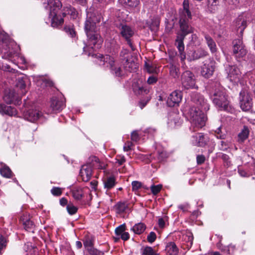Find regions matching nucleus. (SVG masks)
<instances>
[{
  "mask_svg": "<svg viewBox=\"0 0 255 255\" xmlns=\"http://www.w3.org/2000/svg\"><path fill=\"white\" fill-rule=\"evenodd\" d=\"M191 107L186 115L195 129L202 128L205 125L207 118L203 113L210 109V105L203 95L197 92H193L190 95Z\"/></svg>",
  "mask_w": 255,
  "mask_h": 255,
  "instance_id": "f257e3e1",
  "label": "nucleus"
},
{
  "mask_svg": "<svg viewBox=\"0 0 255 255\" xmlns=\"http://www.w3.org/2000/svg\"><path fill=\"white\" fill-rule=\"evenodd\" d=\"M214 88V90L210 93L209 97L215 107L220 111L234 113L235 110L228 100L225 90L219 83H215Z\"/></svg>",
  "mask_w": 255,
  "mask_h": 255,
  "instance_id": "f03ea898",
  "label": "nucleus"
},
{
  "mask_svg": "<svg viewBox=\"0 0 255 255\" xmlns=\"http://www.w3.org/2000/svg\"><path fill=\"white\" fill-rule=\"evenodd\" d=\"M47 4L50 12L49 18L52 27H57L63 23V18L59 14L62 7V3L59 0H47Z\"/></svg>",
  "mask_w": 255,
  "mask_h": 255,
  "instance_id": "7ed1b4c3",
  "label": "nucleus"
},
{
  "mask_svg": "<svg viewBox=\"0 0 255 255\" xmlns=\"http://www.w3.org/2000/svg\"><path fill=\"white\" fill-rule=\"evenodd\" d=\"M89 56L97 59V62L100 65H104L109 67L112 72L116 76H121L122 72L121 67L116 66L114 58L109 55L103 56L99 53H91L88 54Z\"/></svg>",
  "mask_w": 255,
  "mask_h": 255,
  "instance_id": "20e7f679",
  "label": "nucleus"
},
{
  "mask_svg": "<svg viewBox=\"0 0 255 255\" xmlns=\"http://www.w3.org/2000/svg\"><path fill=\"white\" fill-rule=\"evenodd\" d=\"M183 9L180 13V26L181 32H193V29L188 23V20L191 18V14L189 10L188 0H184Z\"/></svg>",
  "mask_w": 255,
  "mask_h": 255,
  "instance_id": "39448f33",
  "label": "nucleus"
},
{
  "mask_svg": "<svg viewBox=\"0 0 255 255\" xmlns=\"http://www.w3.org/2000/svg\"><path fill=\"white\" fill-rule=\"evenodd\" d=\"M233 55L238 61L243 60L247 54V50L242 39H235L233 41Z\"/></svg>",
  "mask_w": 255,
  "mask_h": 255,
  "instance_id": "423d86ee",
  "label": "nucleus"
},
{
  "mask_svg": "<svg viewBox=\"0 0 255 255\" xmlns=\"http://www.w3.org/2000/svg\"><path fill=\"white\" fill-rule=\"evenodd\" d=\"M99 162L97 157L92 156L89 158V164L81 167V178L83 181L87 182L90 179L92 174V166H95Z\"/></svg>",
  "mask_w": 255,
  "mask_h": 255,
  "instance_id": "0eeeda50",
  "label": "nucleus"
},
{
  "mask_svg": "<svg viewBox=\"0 0 255 255\" xmlns=\"http://www.w3.org/2000/svg\"><path fill=\"white\" fill-rule=\"evenodd\" d=\"M181 82L182 88L184 89H198V86L196 84L195 75L190 71H185L182 74Z\"/></svg>",
  "mask_w": 255,
  "mask_h": 255,
  "instance_id": "6e6552de",
  "label": "nucleus"
},
{
  "mask_svg": "<svg viewBox=\"0 0 255 255\" xmlns=\"http://www.w3.org/2000/svg\"><path fill=\"white\" fill-rule=\"evenodd\" d=\"M253 19L252 14L250 12H243L239 15L236 19L234 27L238 32H243L247 26V23Z\"/></svg>",
  "mask_w": 255,
  "mask_h": 255,
  "instance_id": "1a4fd4ad",
  "label": "nucleus"
},
{
  "mask_svg": "<svg viewBox=\"0 0 255 255\" xmlns=\"http://www.w3.org/2000/svg\"><path fill=\"white\" fill-rule=\"evenodd\" d=\"M215 69V61L211 58H208L203 62L201 67V75L206 78H209L214 73Z\"/></svg>",
  "mask_w": 255,
  "mask_h": 255,
  "instance_id": "9d476101",
  "label": "nucleus"
},
{
  "mask_svg": "<svg viewBox=\"0 0 255 255\" xmlns=\"http://www.w3.org/2000/svg\"><path fill=\"white\" fill-rule=\"evenodd\" d=\"M226 72L228 74V78L230 81L238 83L241 78V72L239 68L236 65H228L226 67Z\"/></svg>",
  "mask_w": 255,
  "mask_h": 255,
  "instance_id": "9b49d317",
  "label": "nucleus"
},
{
  "mask_svg": "<svg viewBox=\"0 0 255 255\" xmlns=\"http://www.w3.org/2000/svg\"><path fill=\"white\" fill-rule=\"evenodd\" d=\"M86 34L88 38L89 48L97 49L101 47L103 40L99 33H86Z\"/></svg>",
  "mask_w": 255,
  "mask_h": 255,
  "instance_id": "f8f14e48",
  "label": "nucleus"
},
{
  "mask_svg": "<svg viewBox=\"0 0 255 255\" xmlns=\"http://www.w3.org/2000/svg\"><path fill=\"white\" fill-rule=\"evenodd\" d=\"M65 107V99L62 95L59 97H53L51 100L50 109L51 113H58Z\"/></svg>",
  "mask_w": 255,
  "mask_h": 255,
  "instance_id": "ddd939ff",
  "label": "nucleus"
},
{
  "mask_svg": "<svg viewBox=\"0 0 255 255\" xmlns=\"http://www.w3.org/2000/svg\"><path fill=\"white\" fill-rule=\"evenodd\" d=\"M182 96L181 91L175 90L173 91L167 98V105L170 107L178 106L182 100Z\"/></svg>",
  "mask_w": 255,
  "mask_h": 255,
  "instance_id": "4468645a",
  "label": "nucleus"
},
{
  "mask_svg": "<svg viewBox=\"0 0 255 255\" xmlns=\"http://www.w3.org/2000/svg\"><path fill=\"white\" fill-rule=\"evenodd\" d=\"M209 141V138L201 133L192 135L190 138L191 143L197 146H204Z\"/></svg>",
  "mask_w": 255,
  "mask_h": 255,
  "instance_id": "2eb2a0df",
  "label": "nucleus"
},
{
  "mask_svg": "<svg viewBox=\"0 0 255 255\" xmlns=\"http://www.w3.org/2000/svg\"><path fill=\"white\" fill-rule=\"evenodd\" d=\"M41 112L36 109H28L24 111L23 118L28 121L34 123L41 116Z\"/></svg>",
  "mask_w": 255,
  "mask_h": 255,
  "instance_id": "dca6fc26",
  "label": "nucleus"
},
{
  "mask_svg": "<svg viewBox=\"0 0 255 255\" xmlns=\"http://www.w3.org/2000/svg\"><path fill=\"white\" fill-rule=\"evenodd\" d=\"M185 36V33H180L177 36L175 43L178 50L181 61H184L186 58V54L184 52V45L183 43V40Z\"/></svg>",
  "mask_w": 255,
  "mask_h": 255,
  "instance_id": "f3484780",
  "label": "nucleus"
},
{
  "mask_svg": "<svg viewBox=\"0 0 255 255\" xmlns=\"http://www.w3.org/2000/svg\"><path fill=\"white\" fill-rule=\"evenodd\" d=\"M182 122L183 121L179 114L176 113H171L169 115L167 124L170 128H174L180 127Z\"/></svg>",
  "mask_w": 255,
  "mask_h": 255,
  "instance_id": "a211bd4d",
  "label": "nucleus"
},
{
  "mask_svg": "<svg viewBox=\"0 0 255 255\" xmlns=\"http://www.w3.org/2000/svg\"><path fill=\"white\" fill-rule=\"evenodd\" d=\"M0 114L2 115H7L10 117L16 116L17 114L16 109L12 106L0 103Z\"/></svg>",
  "mask_w": 255,
  "mask_h": 255,
  "instance_id": "6ab92c4d",
  "label": "nucleus"
},
{
  "mask_svg": "<svg viewBox=\"0 0 255 255\" xmlns=\"http://www.w3.org/2000/svg\"><path fill=\"white\" fill-rule=\"evenodd\" d=\"M132 87L133 92L136 95L147 94L148 92V90L143 86L142 80L140 79L134 81Z\"/></svg>",
  "mask_w": 255,
  "mask_h": 255,
  "instance_id": "aec40b11",
  "label": "nucleus"
},
{
  "mask_svg": "<svg viewBox=\"0 0 255 255\" xmlns=\"http://www.w3.org/2000/svg\"><path fill=\"white\" fill-rule=\"evenodd\" d=\"M240 107L244 111H249L252 107V99L249 94H244L240 100Z\"/></svg>",
  "mask_w": 255,
  "mask_h": 255,
  "instance_id": "412c9836",
  "label": "nucleus"
},
{
  "mask_svg": "<svg viewBox=\"0 0 255 255\" xmlns=\"http://www.w3.org/2000/svg\"><path fill=\"white\" fill-rule=\"evenodd\" d=\"M123 65L125 69L128 72L135 71L138 68V63L134 62L131 58H127L123 60Z\"/></svg>",
  "mask_w": 255,
  "mask_h": 255,
  "instance_id": "4be33fe9",
  "label": "nucleus"
},
{
  "mask_svg": "<svg viewBox=\"0 0 255 255\" xmlns=\"http://www.w3.org/2000/svg\"><path fill=\"white\" fill-rule=\"evenodd\" d=\"M159 20L157 17H153L146 23L144 28L146 30L157 32L159 30Z\"/></svg>",
  "mask_w": 255,
  "mask_h": 255,
  "instance_id": "5701e85b",
  "label": "nucleus"
},
{
  "mask_svg": "<svg viewBox=\"0 0 255 255\" xmlns=\"http://www.w3.org/2000/svg\"><path fill=\"white\" fill-rule=\"evenodd\" d=\"M191 54V55H190V53L189 54V57L188 58V59L190 61L196 60L202 57H205L208 54V53L205 50L202 48H200L197 49V50L192 52Z\"/></svg>",
  "mask_w": 255,
  "mask_h": 255,
  "instance_id": "b1692460",
  "label": "nucleus"
},
{
  "mask_svg": "<svg viewBox=\"0 0 255 255\" xmlns=\"http://www.w3.org/2000/svg\"><path fill=\"white\" fill-rule=\"evenodd\" d=\"M83 243L85 247L90 254L95 255L96 254V251L93 247V244L92 236L87 235L83 240Z\"/></svg>",
  "mask_w": 255,
  "mask_h": 255,
  "instance_id": "393cba45",
  "label": "nucleus"
},
{
  "mask_svg": "<svg viewBox=\"0 0 255 255\" xmlns=\"http://www.w3.org/2000/svg\"><path fill=\"white\" fill-rule=\"evenodd\" d=\"M157 157V161L161 162L167 158L169 154L162 146L158 145L156 147V152L154 153Z\"/></svg>",
  "mask_w": 255,
  "mask_h": 255,
  "instance_id": "a878e982",
  "label": "nucleus"
},
{
  "mask_svg": "<svg viewBox=\"0 0 255 255\" xmlns=\"http://www.w3.org/2000/svg\"><path fill=\"white\" fill-rule=\"evenodd\" d=\"M67 14L70 15L71 18L74 19L78 16V13L75 8L69 5L64 7L63 8V16L64 17Z\"/></svg>",
  "mask_w": 255,
  "mask_h": 255,
  "instance_id": "bb28decb",
  "label": "nucleus"
},
{
  "mask_svg": "<svg viewBox=\"0 0 255 255\" xmlns=\"http://www.w3.org/2000/svg\"><path fill=\"white\" fill-rule=\"evenodd\" d=\"M119 2L127 8L136 7L140 3L139 0H119Z\"/></svg>",
  "mask_w": 255,
  "mask_h": 255,
  "instance_id": "cd10ccee",
  "label": "nucleus"
},
{
  "mask_svg": "<svg viewBox=\"0 0 255 255\" xmlns=\"http://www.w3.org/2000/svg\"><path fill=\"white\" fill-rule=\"evenodd\" d=\"M145 69L146 72L149 74H153L154 75L157 74L159 72V68L156 65L150 62H145Z\"/></svg>",
  "mask_w": 255,
  "mask_h": 255,
  "instance_id": "c85d7f7f",
  "label": "nucleus"
},
{
  "mask_svg": "<svg viewBox=\"0 0 255 255\" xmlns=\"http://www.w3.org/2000/svg\"><path fill=\"white\" fill-rule=\"evenodd\" d=\"M27 80L26 79H23V78H18L16 83V87L20 90L19 94L22 95H25L27 91V88L26 86Z\"/></svg>",
  "mask_w": 255,
  "mask_h": 255,
  "instance_id": "c756f323",
  "label": "nucleus"
},
{
  "mask_svg": "<svg viewBox=\"0 0 255 255\" xmlns=\"http://www.w3.org/2000/svg\"><path fill=\"white\" fill-rule=\"evenodd\" d=\"M165 250L168 255H177L178 253V248L173 242L168 243Z\"/></svg>",
  "mask_w": 255,
  "mask_h": 255,
  "instance_id": "7c9ffc66",
  "label": "nucleus"
},
{
  "mask_svg": "<svg viewBox=\"0 0 255 255\" xmlns=\"http://www.w3.org/2000/svg\"><path fill=\"white\" fill-rule=\"evenodd\" d=\"M146 226L143 223H138L135 224L131 228V231H133L136 234H141L145 230Z\"/></svg>",
  "mask_w": 255,
  "mask_h": 255,
  "instance_id": "2f4dec72",
  "label": "nucleus"
},
{
  "mask_svg": "<svg viewBox=\"0 0 255 255\" xmlns=\"http://www.w3.org/2000/svg\"><path fill=\"white\" fill-rule=\"evenodd\" d=\"M221 245H220V243L218 244V248L225 254H226V255H232L235 250V246L230 245L226 247H223V248L221 247Z\"/></svg>",
  "mask_w": 255,
  "mask_h": 255,
  "instance_id": "473e14b6",
  "label": "nucleus"
},
{
  "mask_svg": "<svg viewBox=\"0 0 255 255\" xmlns=\"http://www.w3.org/2000/svg\"><path fill=\"white\" fill-rule=\"evenodd\" d=\"M0 173L3 177L7 178H11L13 174L10 169L6 165H4L0 169Z\"/></svg>",
  "mask_w": 255,
  "mask_h": 255,
  "instance_id": "72a5a7b5",
  "label": "nucleus"
},
{
  "mask_svg": "<svg viewBox=\"0 0 255 255\" xmlns=\"http://www.w3.org/2000/svg\"><path fill=\"white\" fill-rule=\"evenodd\" d=\"M115 178L112 176L108 177L107 180L104 181V187L107 190L112 189L115 186Z\"/></svg>",
  "mask_w": 255,
  "mask_h": 255,
  "instance_id": "f704fd0d",
  "label": "nucleus"
},
{
  "mask_svg": "<svg viewBox=\"0 0 255 255\" xmlns=\"http://www.w3.org/2000/svg\"><path fill=\"white\" fill-rule=\"evenodd\" d=\"M96 24L91 19L87 20L85 24V29L87 32H96L97 30L95 29Z\"/></svg>",
  "mask_w": 255,
  "mask_h": 255,
  "instance_id": "c9c22d12",
  "label": "nucleus"
},
{
  "mask_svg": "<svg viewBox=\"0 0 255 255\" xmlns=\"http://www.w3.org/2000/svg\"><path fill=\"white\" fill-rule=\"evenodd\" d=\"M205 39L208 47H209L212 53H214L216 51L217 47L215 41L212 38L208 36H205Z\"/></svg>",
  "mask_w": 255,
  "mask_h": 255,
  "instance_id": "e433bc0d",
  "label": "nucleus"
},
{
  "mask_svg": "<svg viewBox=\"0 0 255 255\" xmlns=\"http://www.w3.org/2000/svg\"><path fill=\"white\" fill-rule=\"evenodd\" d=\"M169 73L173 78H177L179 75V68L172 64L170 65Z\"/></svg>",
  "mask_w": 255,
  "mask_h": 255,
  "instance_id": "4c0bfd02",
  "label": "nucleus"
},
{
  "mask_svg": "<svg viewBox=\"0 0 255 255\" xmlns=\"http://www.w3.org/2000/svg\"><path fill=\"white\" fill-rule=\"evenodd\" d=\"M121 36L125 38L127 41L128 44L130 46L132 51L134 50V46H133L130 37L132 35L133 33H120Z\"/></svg>",
  "mask_w": 255,
  "mask_h": 255,
  "instance_id": "58836bf2",
  "label": "nucleus"
},
{
  "mask_svg": "<svg viewBox=\"0 0 255 255\" xmlns=\"http://www.w3.org/2000/svg\"><path fill=\"white\" fill-rule=\"evenodd\" d=\"M3 99L7 104H11L14 100V94L12 92L5 93Z\"/></svg>",
  "mask_w": 255,
  "mask_h": 255,
  "instance_id": "ea45409f",
  "label": "nucleus"
},
{
  "mask_svg": "<svg viewBox=\"0 0 255 255\" xmlns=\"http://www.w3.org/2000/svg\"><path fill=\"white\" fill-rule=\"evenodd\" d=\"M37 84H40L43 87H52L53 85V83L51 80L45 78L40 79L37 82Z\"/></svg>",
  "mask_w": 255,
  "mask_h": 255,
  "instance_id": "a19ab883",
  "label": "nucleus"
},
{
  "mask_svg": "<svg viewBox=\"0 0 255 255\" xmlns=\"http://www.w3.org/2000/svg\"><path fill=\"white\" fill-rule=\"evenodd\" d=\"M248 135L249 130L246 127H244L242 131L238 135L239 140L241 141H243L248 137Z\"/></svg>",
  "mask_w": 255,
  "mask_h": 255,
  "instance_id": "79ce46f5",
  "label": "nucleus"
},
{
  "mask_svg": "<svg viewBox=\"0 0 255 255\" xmlns=\"http://www.w3.org/2000/svg\"><path fill=\"white\" fill-rule=\"evenodd\" d=\"M231 143L228 140L220 141V145H219V149L223 151L227 150L231 146Z\"/></svg>",
  "mask_w": 255,
  "mask_h": 255,
  "instance_id": "37998d69",
  "label": "nucleus"
},
{
  "mask_svg": "<svg viewBox=\"0 0 255 255\" xmlns=\"http://www.w3.org/2000/svg\"><path fill=\"white\" fill-rule=\"evenodd\" d=\"M184 240L187 243V246L191 247L193 244V234L190 233H187L184 236Z\"/></svg>",
  "mask_w": 255,
  "mask_h": 255,
  "instance_id": "c03bdc74",
  "label": "nucleus"
},
{
  "mask_svg": "<svg viewBox=\"0 0 255 255\" xmlns=\"http://www.w3.org/2000/svg\"><path fill=\"white\" fill-rule=\"evenodd\" d=\"M116 208L118 213H123L125 211L128 206L125 202H119L116 205Z\"/></svg>",
  "mask_w": 255,
  "mask_h": 255,
  "instance_id": "a18cd8bd",
  "label": "nucleus"
},
{
  "mask_svg": "<svg viewBox=\"0 0 255 255\" xmlns=\"http://www.w3.org/2000/svg\"><path fill=\"white\" fill-rule=\"evenodd\" d=\"M23 224L25 229L29 232H30L31 230L33 229L34 226L33 222L29 220H26L25 221H24Z\"/></svg>",
  "mask_w": 255,
  "mask_h": 255,
  "instance_id": "49530a36",
  "label": "nucleus"
},
{
  "mask_svg": "<svg viewBox=\"0 0 255 255\" xmlns=\"http://www.w3.org/2000/svg\"><path fill=\"white\" fill-rule=\"evenodd\" d=\"M142 255H157V254L151 247H146L143 250Z\"/></svg>",
  "mask_w": 255,
  "mask_h": 255,
  "instance_id": "de8ad7c7",
  "label": "nucleus"
},
{
  "mask_svg": "<svg viewBox=\"0 0 255 255\" xmlns=\"http://www.w3.org/2000/svg\"><path fill=\"white\" fill-rule=\"evenodd\" d=\"M126 230V225L122 224L115 229V234L117 236H120Z\"/></svg>",
  "mask_w": 255,
  "mask_h": 255,
  "instance_id": "09e8293b",
  "label": "nucleus"
},
{
  "mask_svg": "<svg viewBox=\"0 0 255 255\" xmlns=\"http://www.w3.org/2000/svg\"><path fill=\"white\" fill-rule=\"evenodd\" d=\"M215 132L217 138L222 139H225L226 138V134L223 133L221 131V127L218 128L215 131Z\"/></svg>",
  "mask_w": 255,
  "mask_h": 255,
  "instance_id": "8fccbe9b",
  "label": "nucleus"
},
{
  "mask_svg": "<svg viewBox=\"0 0 255 255\" xmlns=\"http://www.w3.org/2000/svg\"><path fill=\"white\" fill-rule=\"evenodd\" d=\"M66 208L68 212L70 215H73L75 214L78 210V208L72 204H68Z\"/></svg>",
  "mask_w": 255,
  "mask_h": 255,
  "instance_id": "3c124183",
  "label": "nucleus"
},
{
  "mask_svg": "<svg viewBox=\"0 0 255 255\" xmlns=\"http://www.w3.org/2000/svg\"><path fill=\"white\" fill-rule=\"evenodd\" d=\"M117 26L119 29L121 30V32H131L130 27L125 23H120V25Z\"/></svg>",
  "mask_w": 255,
  "mask_h": 255,
  "instance_id": "603ef678",
  "label": "nucleus"
},
{
  "mask_svg": "<svg viewBox=\"0 0 255 255\" xmlns=\"http://www.w3.org/2000/svg\"><path fill=\"white\" fill-rule=\"evenodd\" d=\"M162 188V185L160 184L157 185H152L150 187L151 192L153 194L156 195L160 192Z\"/></svg>",
  "mask_w": 255,
  "mask_h": 255,
  "instance_id": "864d4df0",
  "label": "nucleus"
},
{
  "mask_svg": "<svg viewBox=\"0 0 255 255\" xmlns=\"http://www.w3.org/2000/svg\"><path fill=\"white\" fill-rule=\"evenodd\" d=\"M51 193L54 196H60L62 194L61 189L59 187H54L51 190Z\"/></svg>",
  "mask_w": 255,
  "mask_h": 255,
  "instance_id": "5fc2aeb1",
  "label": "nucleus"
},
{
  "mask_svg": "<svg viewBox=\"0 0 255 255\" xmlns=\"http://www.w3.org/2000/svg\"><path fill=\"white\" fill-rule=\"evenodd\" d=\"M157 81V77L155 75H153L151 76H150L147 80V83L149 85H153L155 83H156Z\"/></svg>",
  "mask_w": 255,
  "mask_h": 255,
  "instance_id": "6e6d98bb",
  "label": "nucleus"
},
{
  "mask_svg": "<svg viewBox=\"0 0 255 255\" xmlns=\"http://www.w3.org/2000/svg\"><path fill=\"white\" fill-rule=\"evenodd\" d=\"M156 238V235L153 232H151L147 237V241L150 243H152L154 242Z\"/></svg>",
  "mask_w": 255,
  "mask_h": 255,
  "instance_id": "4d7b16f0",
  "label": "nucleus"
},
{
  "mask_svg": "<svg viewBox=\"0 0 255 255\" xmlns=\"http://www.w3.org/2000/svg\"><path fill=\"white\" fill-rule=\"evenodd\" d=\"M155 132L156 130L154 128H146L144 131L145 133L147 134L148 137H151L153 136L155 134Z\"/></svg>",
  "mask_w": 255,
  "mask_h": 255,
  "instance_id": "13d9d810",
  "label": "nucleus"
},
{
  "mask_svg": "<svg viewBox=\"0 0 255 255\" xmlns=\"http://www.w3.org/2000/svg\"><path fill=\"white\" fill-rule=\"evenodd\" d=\"M131 185L132 190L136 191L141 187V183L140 182L134 181L132 182Z\"/></svg>",
  "mask_w": 255,
  "mask_h": 255,
  "instance_id": "bf43d9fd",
  "label": "nucleus"
},
{
  "mask_svg": "<svg viewBox=\"0 0 255 255\" xmlns=\"http://www.w3.org/2000/svg\"><path fill=\"white\" fill-rule=\"evenodd\" d=\"M221 158L224 161L225 165L227 166H229L231 165V162L229 160V156L226 154H222Z\"/></svg>",
  "mask_w": 255,
  "mask_h": 255,
  "instance_id": "052dcab7",
  "label": "nucleus"
},
{
  "mask_svg": "<svg viewBox=\"0 0 255 255\" xmlns=\"http://www.w3.org/2000/svg\"><path fill=\"white\" fill-rule=\"evenodd\" d=\"M131 139L132 141L137 142L139 139V136L137 130L133 131L131 133Z\"/></svg>",
  "mask_w": 255,
  "mask_h": 255,
  "instance_id": "680f3d73",
  "label": "nucleus"
},
{
  "mask_svg": "<svg viewBox=\"0 0 255 255\" xmlns=\"http://www.w3.org/2000/svg\"><path fill=\"white\" fill-rule=\"evenodd\" d=\"M116 163H118L119 165H122L126 161V158L123 155L117 156L116 158Z\"/></svg>",
  "mask_w": 255,
  "mask_h": 255,
  "instance_id": "e2e57ef3",
  "label": "nucleus"
},
{
  "mask_svg": "<svg viewBox=\"0 0 255 255\" xmlns=\"http://www.w3.org/2000/svg\"><path fill=\"white\" fill-rule=\"evenodd\" d=\"M6 246V240L5 238L0 235V254L1 250Z\"/></svg>",
  "mask_w": 255,
  "mask_h": 255,
  "instance_id": "0e129e2a",
  "label": "nucleus"
},
{
  "mask_svg": "<svg viewBox=\"0 0 255 255\" xmlns=\"http://www.w3.org/2000/svg\"><path fill=\"white\" fill-rule=\"evenodd\" d=\"M150 100V98L147 97V98L141 100L139 104V107L141 109H142L147 104V103L148 102V101Z\"/></svg>",
  "mask_w": 255,
  "mask_h": 255,
  "instance_id": "69168bd1",
  "label": "nucleus"
},
{
  "mask_svg": "<svg viewBox=\"0 0 255 255\" xmlns=\"http://www.w3.org/2000/svg\"><path fill=\"white\" fill-rule=\"evenodd\" d=\"M238 172L240 175L242 177H249L250 175V174L247 172L246 170L242 169L241 168H238Z\"/></svg>",
  "mask_w": 255,
  "mask_h": 255,
  "instance_id": "338daca9",
  "label": "nucleus"
},
{
  "mask_svg": "<svg viewBox=\"0 0 255 255\" xmlns=\"http://www.w3.org/2000/svg\"><path fill=\"white\" fill-rule=\"evenodd\" d=\"M133 145L132 142L128 141H127L125 145L124 146V150L125 151H128L131 149V146Z\"/></svg>",
  "mask_w": 255,
  "mask_h": 255,
  "instance_id": "774afa93",
  "label": "nucleus"
}]
</instances>
